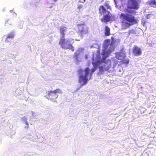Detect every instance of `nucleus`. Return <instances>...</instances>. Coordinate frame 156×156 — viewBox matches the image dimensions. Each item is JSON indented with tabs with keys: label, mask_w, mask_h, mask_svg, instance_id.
<instances>
[{
	"label": "nucleus",
	"mask_w": 156,
	"mask_h": 156,
	"mask_svg": "<svg viewBox=\"0 0 156 156\" xmlns=\"http://www.w3.org/2000/svg\"><path fill=\"white\" fill-rule=\"evenodd\" d=\"M104 5L107 8V9H110V7L108 3H105L104 4Z\"/></svg>",
	"instance_id": "nucleus-18"
},
{
	"label": "nucleus",
	"mask_w": 156,
	"mask_h": 156,
	"mask_svg": "<svg viewBox=\"0 0 156 156\" xmlns=\"http://www.w3.org/2000/svg\"><path fill=\"white\" fill-rule=\"evenodd\" d=\"M62 91L59 89H57L54 90H50L47 92V95L46 96V98L52 101L56 102L55 99L58 97V93L61 94Z\"/></svg>",
	"instance_id": "nucleus-4"
},
{
	"label": "nucleus",
	"mask_w": 156,
	"mask_h": 156,
	"mask_svg": "<svg viewBox=\"0 0 156 156\" xmlns=\"http://www.w3.org/2000/svg\"><path fill=\"white\" fill-rule=\"evenodd\" d=\"M78 73L79 74H82L83 72V69H80L78 70Z\"/></svg>",
	"instance_id": "nucleus-19"
},
{
	"label": "nucleus",
	"mask_w": 156,
	"mask_h": 156,
	"mask_svg": "<svg viewBox=\"0 0 156 156\" xmlns=\"http://www.w3.org/2000/svg\"><path fill=\"white\" fill-rule=\"evenodd\" d=\"M110 29L108 26H106L105 27V30L104 32L105 34V36H108L110 34Z\"/></svg>",
	"instance_id": "nucleus-12"
},
{
	"label": "nucleus",
	"mask_w": 156,
	"mask_h": 156,
	"mask_svg": "<svg viewBox=\"0 0 156 156\" xmlns=\"http://www.w3.org/2000/svg\"><path fill=\"white\" fill-rule=\"evenodd\" d=\"M3 76V73L2 71H0V77L2 76ZM2 79V78L0 77V80Z\"/></svg>",
	"instance_id": "nucleus-21"
},
{
	"label": "nucleus",
	"mask_w": 156,
	"mask_h": 156,
	"mask_svg": "<svg viewBox=\"0 0 156 156\" xmlns=\"http://www.w3.org/2000/svg\"><path fill=\"white\" fill-rule=\"evenodd\" d=\"M78 31V34L82 38L84 36L89 32V28L84 23H79L77 25Z\"/></svg>",
	"instance_id": "nucleus-6"
},
{
	"label": "nucleus",
	"mask_w": 156,
	"mask_h": 156,
	"mask_svg": "<svg viewBox=\"0 0 156 156\" xmlns=\"http://www.w3.org/2000/svg\"><path fill=\"white\" fill-rule=\"evenodd\" d=\"M150 15H149V14H148L147 16V19H149V18L150 17Z\"/></svg>",
	"instance_id": "nucleus-24"
},
{
	"label": "nucleus",
	"mask_w": 156,
	"mask_h": 156,
	"mask_svg": "<svg viewBox=\"0 0 156 156\" xmlns=\"http://www.w3.org/2000/svg\"><path fill=\"white\" fill-rule=\"evenodd\" d=\"M132 52L133 55L135 56H138L141 55L142 54L141 49L139 47L135 45L132 50Z\"/></svg>",
	"instance_id": "nucleus-7"
},
{
	"label": "nucleus",
	"mask_w": 156,
	"mask_h": 156,
	"mask_svg": "<svg viewBox=\"0 0 156 156\" xmlns=\"http://www.w3.org/2000/svg\"><path fill=\"white\" fill-rule=\"evenodd\" d=\"M25 123L26 125H27V126L26 127V128H29V124L28 122H25Z\"/></svg>",
	"instance_id": "nucleus-22"
},
{
	"label": "nucleus",
	"mask_w": 156,
	"mask_h": 156,
	"mask_svg": "<svg viewBox=\"0 0 156 156\" xmlns=\"http://www.w3.org/2000/svg\"><path fill=\"white\" fill-rule=\"evenodd\" d=\"M149 4L152 6L156 8V1L155 0H151Z\"/></svg>",
	"instance_id": "nucleus-14"
},
{
	"label": "nucleus",
	"mask_w": 156,
	"mask_h": 156,
	"mask_svg": "<svg viewBox=\"0 0 156 156\" xmlns=\"http://www.w3.org/2000/svg\"><path fill=\"white\" fill-rule=\"evenodd\" d=\"M121 62L123 63L127 64L129 63V60L128 58L126 59L122 60Z\"/></svg>",
	"instance_id": "nucleus-16"
},
{
	"label": "nucleus",
	"mask_w": 156,
	"mask_h": 156,
	"mask_svg": "<svg viewBox=\"0 0 156 156\" xmlns=\"http://www.w3.org/2000/svg\"><path fill=\"white\" fill-rule=\"evenodd\" d=\"M67 30V27L65 26H61L59 29V32L61 37L59 42V44L64 49L71 50L72 51H74V47L71 44H67L65 39V33Z\"/></svg>",
	"instance_id": "nucleus-2"
},
{
	"label": "nucleus",
	"mask_w": 156,
	"mask_h": 156,
	"mask_svg": "<svg viewBox=\"0 0 156 156\" xmlns=\"http://www.w3.org/2000/svg\"><path fill=\"white\" fill-rule=\"evenodd\" d=\"M115 48V47L112 43L108 45L105 44L104 46L101 53L103 59L105 60Z\"/></svg>",
	"instance_id": "nucleus-3"
},
{
	"label": "nucleus",
	"mask_w": 156,
	"mask_h": 156,
	"mask_svg": "<svg viewBox=\"0 0 156 156\" xmlns=\"http://www.w3.org/2000/svg\"><path fill=\"white\" fill-rule=\"evenodd\" d=\"M99 13L101 16L103 15L108 13V12H109L107 10L105 7L103 5H101L99 7Z\"/></svg>",
	"instance_id": "nucleus-9"
},
{
	"label": "nucleus",
	"mask_w": 156,
	"mask_h": 156,
	"mask_svg": "<svg viewBox=\"0 0 156 156\" xmlns=\"http://www.w3.org/2000/svg\"><path fill=\"white\" fill-rule=\"evenodd\" d=\"M12 24V22L9 20H8L7 22L5 23V25L6 26H8Z\"/></svg>",
	"instance_id": "nucleus-17"
},
{
	"label": "nucleus",
	"mask_w": 156,
	"mask_h": 156,
	"mask_svg": "<svg viewBox=\"0 0 156 156\" xmlns=\"http://www.w3.org/2000/svg\"><path fill=\"white\" fill-rule=\"evenodd\" d=\"M15 35L14 33L13 32H11L9 33L8 35V37H7V38H6L5 40V41L6 42L7 41H8V39L9 38H13L14 36Z\"/></svg>",
	"instance_id": "nucleus-15"
},
{
	"label": "nucleus",
	"mask_w": 156,
	"mask_h": 156,
	"mask_svg": "<svg viewBox=\"0 0 156 156\" xmlns=\"http://www.w3.org/2000/svg\"><path fill=\"white\" fill-rule=\"evenodd\" d=\"M103 15V17L100 20L102 22L107 23V22L110 21L111 20L112 15L110 12H108V13Z\"/></svg>",
	"instance_id": "nucleus-8"
},
{
	"label": "nucleus",
	"mask_w": 156,
	"mask_h": 156,
	"mask_svg": "<svg viewBox=\"0 0 156 156\" xmlns=\"http://www.w3.org/2000/svg\"><path fill=\"white\" fill-rule=\"evenodd\" d=\"M82 7V5H79L78 7V9H80Z\"/></svg>",
	"instance_id": "nucleus-23"
},
{
	"label": "nucleus",
	"mask_w": 156,
	"mask_h": 156,
	"mask_svg": "<svg viewBox=\"0 0 156 156\" xmlns=\"http://www.w3.org/2000/svg\"><path fill=\"white\" fill-rule=\"evenodd\" d=\"M99 69L100 71H103V67L102 66L100 67L99 68Z\"/></svg>",
	"instance_id": "nucleus-20"
},
{
	"label": "nucleus",
	"mask_w": 156,
	"mask_h": 156,
	"mask_svg": "<svg viewBox=\"0 0 156 156\" xmlns=\"http://www.w3.org/2000/svg\"><path fill=\"white\" fill-rule=\"evenodd\" d=\"M92 64L93 65V67L91 69L90 75L91 76L94 71L97 69V64L94 62H92Z\"/></svg>",
	"instance_id": "nucleus-11"
},
{
	"label": "nucleus",
	"mask_w": 156,
	"mask_h": 156,
	"mask_svg": "<svg viewBox=\"0 0 156 156\" xmlns=\"http://www.w3.org/2000/svg\"><path fill=\"white\" fill-rule=\"evenodd\" d=\"M80 51L81 50L80 49H79L78 50H76L74 54L73 57L76 59H78V56L80 54Z\"/></svg>",
	"instance_id": "nucleus-13"
},
{
	"label": "nucleus",
	"mask_w": 156,
	"mask_h": 156,
	"mask_svg": "<svg viewBox=\"0 0 156 156\" xmlns=\"http://www.w3.org/2000/svg\"><path fill=\"white\" fill-rule=\"evenodd\" d=\"M108 69H109V68H107V69H106V70H108Z\"/></svg>",
	"instance_id": "nucleus-25"
},
{
	"label": "nucleus",
	"mask_w": 156,
	"mask_h": 156,
	"mask_svg": "<svg viewBox=\"0 0 156 156\" xmlns=\"http://www.w3.org/2000/svg\"><path fill=\"white\" fill-rule=\"evenodd\" d=\"M85 1V0H83V2H84Z\"/></svg>",
	"instance_id": "nucleus-26"
},
{
	"label": "nucleus",
	"mask_w": 156,
	"mask_h": 156,
	"mask_svg": "<svg viewBox=\"0 0 156 156\" xmlns=\"http://www.w3.org/2000/svg\"><path fill=\"white\" fill-rule=\"evenodd\" d=\"M90 71V69L88 67H87L84 70V75L81 74L79 76L78 82L81 84L80 87L86 85L87 83V76Z\"/></svg>",
	"instance_id": "nucleus-5"
},
{
	"label": "nucleus",
	"mask_w": 156,
	"mask_h": 156,
	"mask_svg": "<svg viewBox=\"0 0 156 156\" xmlns=\"http://www.w3.org/2000/svg\"><path fill=\"white\" fill-rule=\"evenodd\" d=\"M139 8L136 0H128L127 8L124 9V11L129 13H122L120 15V18L122 20L121 23L122 29H126L138 23V20L133 14H135V11L131 9H137Z\"/></svg>",
	"instance_id": "nucleus-1"
},
{
	"label": "nucleus",
	"mask_w": 156,
	"mask_h": 156,
	"mask_svg": "<svg viewBox=\"0 0 156 156\" xmlns=\"http://www.w3.org/2000/svg\"><path fill=\"white\" fill-rule=\"evenodd\" d=\"M126 57L124 53L122 52H117L116 53L115 58L119 60H122Z\"/></svg>",
	"instance_id": "nucleus-10"
},
{
	"label": "nucleus",
	"mask_w": 156,
	"mask_h": 156,
	"mask_svg": "<svg viewBox=\"0 0 156 156\" xmlns=\"http://www.w3.org/2000/svg\"><path fill=\"white\" fill-rule=\"evenodd\" d=\"M77 41H80V40H77Z\"/></svg>",
	"instance_id": "nucleus-27"
}]
</instances>
